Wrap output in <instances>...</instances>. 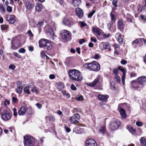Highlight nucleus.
Here are the masks:
<instances>
[{"label": "nucleus", "mask_w": 146, "mask_h": 146, "mask_svg": "<svg viewBox=\"0 0 146 146\" xmlns=\"http://www.w3.org/2000/svg\"><path fill=\"white\" fill-rule=\"evenodd\" d=\"M68 73L70 78L72 80L79 82L82 81L83 79L82 74L77 70H70Z\"/></svg>", "instance_id": "nucleus-1"}, {"label": "nucleus", "mask_w": 146, "mask_h": 146, "mask_svg": "<svg viewBox=\"0 0 146 146\" xmlns=\"http://www.w3.org/2000/svg\"><path fill=\"white\" fill-rule=\"evenodd\" d=\"M83 67L90 71L98 72L100 68L99 63L96 61H93L91 63H87L84 64Z\"/></svg>", "instance_id": "nucleus-2"}, {"label": "nucleus", "mask_w": 146, "mask_h": 146, "mask_svg": "<svg viewBox=\"0 0 146 146\" xmlns=\"http://www.w3.org/2000/svg\"><path fill=\"white\" fill-rule=\"evenodd\" d=\"M23 143L25 146H33L35 143V139L32 136L26 135L24 137Z\"/></svg>", "instance_id": "nucleus-3"}, {"label": "nucleus", "mask_w": 146, "mask_h": 146, "mask_svg": "<svg viewBox=\"0 0 146 146\" xmlns=\"http://www.w3.org/2000/svg\"><path fill=\"white\" fill-rule=\"evenodd\" d=\"M2 118L5 121H8L11 118L12 115L11 113L7 110L3 111L1 113Z\"/></svg>", "instance_id": "nucleus-4"}, {"label": "nucleus", "mask_w": 146, "mask_h": 146, "mask_svg": "<svg viewBox=\"0 0 146 146\" xmlns=\"http://www.w3.org/2000/svg\"><path fill=\"white\" fill-rule=\"evenodd\" d=\"M63 23L65 25L70 27L76 22L72 19H69L67 17H64L62 20Z\"/></svg>", "instance_id": "nucleus-5"}, {"label": "nucleus", "mask_w": 146, "mask_h": 146, "mask_svg": "<svg viewBox=\"0 0 146 146\" xmlns=\"http://www.w3.org/2000/svg\"><path fill=\"white\" fill-rule=\"evenodd\" d=\"M120 125L121 123L119 120L114 121L111 122L110 127L111 130H114L117 129Z\"/></svg>", "instance_id": "nucleus-6"}, {"label": "nucleus", "mask_w": 146, "mask_h": 146, "mask_svg": "<svg viewBox=\"0 0 146 146\" xmlns=\"http://www.w3.org/2000/svg\"><path fill=\"white\" fill-rule=\"evenodd\" d=\"M24 3L26 8L28 10L32 9L34 5L33 0H24Z\"/></svg>", "instance_id": "nucleus-7"}, {"label": "nucleus", "mask_w": 146, "mask_h": 146, "mask_svg": "<svg viewBox=\"0 0 146 146\" xmlns=\"http://www.w3.org/2000/svg\"><path fill=\"white\" fill-rule=\"evenodd\" d=\"M71 35L69 31L66 30H63L62 31L61 36L62 39L68 40Z\"/></svg>", "instance_id": "nucleus-8"}, {"label": "nucleus", "mask_w": 146, "mask_h": 146, "mask_svg": "<svg viewBox=\"0 0 146 146\" xmlns=\"http://www.w3.org/2000/svg\"><path fill=\"white\" fill-rule=\"evenodd\" d=\"M86 146H97V144L96 141L92 139H89L86 141Z\"/></svg>", "instance_id": "nucleus-9"}, {"label": "nucleus", "mask_w": 146, "mask_h": 146, "mask_svg": "<svg viewBox=\"0 0 146 146\" xmlns=\"http://www.w3.org/2000/svg\"><path fill=\"white\" fill-rule=\"evenodd\" d=\"M5 19L6 21L11 24H13L16 21L15 17L14 15H7Z\"/></svg>", "instance_id": "nucleus-10"}, {"label": "nucleus", "mask_w": 146, "mask_h": 146, "mask_svg": "<svg viewBox=\"0 0 146 146\" xmlns=\"http://www.w3.org/2000/svg\"><path fill=\"white\" fill-rule=\"evenodd\" d=\"M117 28L121 31H123L125 27L123 21L121 19L118 20L117 23Z\"/></svg>", "instance_id": "nucleus-11"}, {"label": "nucleus", "mask_w": 146, "mask_h": 146, "mask_svg": "<svg viewBox=\"0 0 146 146\" xmlns=\"http://www.w3.org/2000/svg\"><path fill=\"white\" fill-rule=\"evenodd\" d=\"M17 88L15 89L16 92L18 94H21L23 88L22 85V82L20 81L17 82Z\"/></svg>", "instance_id": "nucleus-12"}, {"label": "nucleus", "mask_w": 146, "mask_h": 146, "mask_svg": "<svg viewBox=\"0 0 146 146\" xmlns=\"http://www.w3.org/2000/svg\"><path fill=\"white\" fill-rule=\"evenodd\" d=\"M92 31L93 33L96 36H100L101 35L102 32L100 28L93 27L92 29Z\"/></svg>", "instance_id": "nucleus-13"}, {"label": "nucleus", "mask_w": 146, "mask_h": 146, "mask_svg": "<svg viewBox=\"0 0 146 146\" xmlns=\"http://www.w3.org/2000/svg\"><path fill=\"white\" fill-rule=\"evenodd\" d=\"M138 81L140 84L144 86L146 84V77L141 76L138 78Z\"/></svg>", "instance_id": "nucleus-14"}, {"label": "nucleus", "mask_w": 146, "mask_h": 146, "mask_svg": "<svg viewBox=\"0 0 146 146\" xmlns=\"http://www.w3.org/2000/svg\"><path fill=\"white\" fill-rule=\"evenodd\" d=\"M99 78L100 76H97L96 78L92 82L88 84V85L91 87H94L98 83Z\"/></svg>", "instance_id": "nucleus-15"}, {"label": "nucleus", "mask_w": 146, "mask_h": 146, "mask_svg": "<svg viewBox=\"0 0 146 146\" xmlns=\"http://www.w3.org/2000/svg\"><path fill=\"white\" fill-rule=\"evenodd\" d=\"M48 40L42 38L39 41V45L40 48L45 47L46 45Z\"/></svg>", "instance_id": "nucleus-16"}, {"label": "nucleus", "mask_w": 146, "mask_h": 146, "mask_svg": "<svg viewBox=\"0 0 146 146\" xmlns=\"http://www.w3.org/2000/svg\"><path fill=\"white\" fill-rule=\"evenodd\" d=\"M84 131V128H81L79 127H76L74 128L73 132L76 134H82L83 133Z\"/></svg>", "instance_id": "nucleus-17"}, {"label": "nucleus", "mask_w": 146, "mask_h": 146, "mask_svg": "<svg viewBox=\"0 0 146 146\" xmlns=\"http://www.w3.org/2000/svg\"><path fill=\"white\" fill-rule=\"evenodd\" d=\"M118 110L119 111L122 118L123 119H125L127 117V115L125 110L122 108H120L119 106L118 107Z\"/></svg>", "instance_id": "nucleus-18"}, {"label": "nucleus", "mask_w": 146, "mask_h": 146, "mask_svg": "<svg viewBox=\"0 0 146 146\" xmlns=\"http://www.w3.org/2000/svg\"><path fill=\"white\" fill-rule=\"evenodd\" d=\"M27 108L25 107H21L18 111V114L19 115H23L26 112Z\"/></svg>", "instance_id": "nucleus-19"}, {"label": "nucleus", "mask_w": 146, "mask_h": 146, "mask_svg": "<svg viewBox=\"0 0 146 146\" xmlns=\"http://www.w3.org/2000/svg\"><path fill=\"white\" fill-rule=\"evenodd\" d=\"M131 87L132 88L137 89L140 88L137 82L135 80H133L131 82Z\"/></svg>", "instance_id": "nucleus-20"}, {"label": "nucleus", "mask_w": 146, "mask_h": 146, "mask_svg": "<svg viewBox=\"0 0 146 146\" xmlns=\"http://www.w3.org/2000/svg\"><path fill=\"white\" fill-rule=\"evenodd\" d=\"M108 98V96L107 95L104 96L102 95H99L98 98L101 101L105 102Z\"/></svg>", "instance_id": "nucleus-21"}, {"label": "nucleus", "mask_w": 146, "mask_h": 146, "mask_svg": "<svg viewBox=\"0 0 146 146\" xmlns=\"http://www.w3.org/2000/svg\"><path fill=\"white\" fill-rule=\"evenodd\" d=\"M81 3V0H72V4L74 6L77 7L80 5Z\"/></svg>", "instance_id": "nucleus-22"}, {"label": "nucleus", "mask_w": 146, "mask_h": 146, "mask_svg": "<svg viewBox=\"0 0 146 146\" xmlns=\"http://www.w3.org/2000/svg\"><path fill=\"white\" fill-rule=\"evenodd\" d=\"M76 14L78 17H81L83 16V12L80 8H76Z\"/></svg>", "instance_id": "nucleus-23"}, {"label": "nucleus", "mask_w": 146, "mask_h": 146, "mask_svg": "<svg viewBox=\"0 0 146 146\" xmlns=\"http://www.w3.org/2000/svg\"><path fill=\"white\" fill-rule=\"evenodd\" d=\"M99 131L102 134H104L106 133V126L105 125L101 126Z\"/></svg>", "instance_id": "nucleus-24"}, {"label": "nucleus", "mask_w": 146, "mask_h": 146, "mask_svg": "<svg viewBox=\"0 0 146 146\" xmlns=\"http://www.w3.org/2000/svg\"><path fill=\"white\" fill-rule=\"evenodd\" d=\"M101 43L102 44L103 47L105 49H108L111 47L110 43L108 42H101Z\"/></svg>", "instance_id": "nucleus-25"}, {"label": "nucleus", "mask_w": 146, "mask_h": 146, "mask_svg": "<svg viewBox=\"0 0 146 146\" xmlns=\"http://www.w3.org/2000/svg\"><path fill=\"white\" fill-rule=\"evenodd\" d=\"M121 34L117 33L116 34V36H118L117 41L121 44H122L123 43V40L122 38L121 37Z\"/></svg>", "instance_id": "nucleus-26"}, {"label": "nucleus", "mask_w": 146, "mask_h": 146, "mask_svg": "<svg viewBox=\"0 0 146 146\" xmlns=\"http://www.w3.org/2000/svg\"><path fill=\"white\" fill-rule=\"evenodd\" d=\"M47 42L46 45L45 47L47 50H50L52 48V46L50 41L48 40V41Z\"/></svg>", "instance_id": "nucleus-27"}, {"label": "nucleus", "mask_w": 146, "mask_h": 146, "mask_svg": "<svg viewBox=\"0 0 146 146\" xmlns=\"http://www.w3.org/2000/svg\"><path fill=\"white\" fill-rule=\"evenodd\" d=\"M42 9V5L40 4H37L35 7V9L36 11L40 12Z\"/></svg>", "instance_id": "nucleus-28"}, {"label": "nucleus", "mask_w": 146, "mask_h": 146, "mask_svg": "<svg viewBox=\"0 0 146 146\" xmlns=\"http://www.w3.org/2000/svg\"><path fill=\"white\" fill-rule=\"evenodd\" d=\"M75 118V117H74L73 116L70 117V120L71 121V123H72L73 124H76L78 123V121Z\"/></svg>", "instance_id": "nucleus-29"}, {"label": "nucleus", "mask_w": 146, "mask_h": 146, "mask_svg": "<svg viewBox=\"0 0 146 146\" xmlns=\"http://www.w3.org/2000/svg\"><path fill=\"white\" fill-rule=\"evenodd\" d=\"M110 17L111 19V23L112 25H113L115 23L116 21V18L114 15L112 14L111 13H110Z\"/></svg>", "instance_id": "nucleus-30"}, {"label": "nucleus", "mask_w": 146, "mask_h": 146, "mask_svg": "<svg viewBox=\"0 0 146 146\" xmlns=\"http://www.w3.org/2000/svg\"><path fill=\"white\" fill-rule=\"evenodd\" d=\"M140 143L143 145L145 146L146 145V139L144 137H141L140 139Z\"/></svg>", "instance_id": "nucleus-31"}, {"label": "nucleus", "mask_w": 146, "mask_h": 146, "mask_svg": "<svg viewBox=\"0 0 146 146\" xmlns=\"http://www.w3.org/2000/svg\"><path fill=\"white\" fill-rule=\"evenodd\" d=\"M114 79L116 82L119 83L120 82L121 80L120 77L118 75H116L114 76Z\"/></svg>", "instance_id": "nucleus-32"}, {"label": "nucleus", "mask_w": 146, "mask_h": 146, "mask_svg": "<svg viewBox=\"0 0 146 146\" xmlns=\"http://www.w3.org/2000/svg\"><path fill=\"white\" fill-rule=\"evenodd\" d=\"M1 29L5 32L7 31L8 28V26L5 25H1Z\"/></svg>", "instance_id": "nucleus-33"}, {"label": "nucleus", "mask_w": 146, "mask_h": 146, "mask_svg": "<svg viewBox=\"0 0 146 146\" xmlns=\"http://www.w3.org/2000/svg\"><path fill=\"white\" fill-rule=\"evenodd\" d=\"M29 86H26L25 87L24 89V92L28 94H30V92L29 90Z\"/></svg>", "instance_id": "nucleus-34"}, {"label": "nucleus", "mask_w": 146, "mask_h": 146, "mask_svg": "<svg viewBox=\"0 0 146 146\" xmlns=\"http://www.w3.org/2000/svg\"><path fill=\"white\" fill-rule=\"evenodd\" d=\"M127 128L131 133L133 132L135 133L136 132L135 130L132 127L127 126Z\"/></svg>", "instance_id": "nucleus-35"}, {"label": "nucleus", "mask_w": 146, "mask_h": 146, "mask_svg": "<svg viewBox=\"0 0 146 146\" xmlns=\"http://www.w3.org/2000/svg\"><path fill=\"white\" fill-rule=\"evenodd\" d=\"M132 17L131 15L129 14H127V15L126 17V19L127 20L130 22H132Z\"/></svg>", "instance_id": "nucleus-36"}, {"label": "nucleus", "mask_w": 146, "mask_h": 146, "mask_svg": "<svg viewBox=\"0 0 146 146\" xmlns=\"http://www.w3.org/2000/svg\"><path fill=\"white\" fill-rule=\"evenodd\" d=\"M44 24V23L42 21L38 22L37 24L36 27L38 28H39L41 26H43Z\"/></svg>", "instance_id": "nucleus-37"}, {"label": "nucleus", "mask_w": 146, "mask_h": 146, "mask_svg": "<svg viewBox=\"0 0 146 146\" xmlns=\"http://www.w3.org/2000/svg\"><path fill=\"white\" fill-rule=\"evenodd\" d=\"M79 23L80 24V26L81 27H84L87 25V24L85 23V21H80Z\"/></svg>", "instance_id": "nucleus-38"}, {"label": "nucleus", "mask_w": 146, "mask_h": 146, "mask_svg": "<svg viewBox=\"0 0 146 146\" xmlns=\"http://www.w3.org/2000/svg\"><path fill=\"white\" fill-rule=\"evenodd\" d=\"M142 39L141 38H139V39H136L135 40L133 41L132 42L133 44H135V43H138L140 41H142Z\"/></svg>", "instance_id": "nucleus-39"}, {"label": "nucleus", "mask_w": 146, "mask_h": 146, "mask_svg": "<svg viewBox=\"0 0 146 146\" xmlns=\"http://www.w3.org/2000/svg\"><path fill=\"white\" fill-rule=\"evenodd\" d=\"M6 7L7 11L9 13H11L12 11V8L10 6H9Z\"/></svg>", "instance_id": "nucleus-40"}, {"label": "nucleus", "mask_w": 146, "mask_h": 146, "mask_svg": "<svg viewBox=\"0 0 146 146\" xmlns=\"http://www.w3.org/2000/svg\"><path fill=\"white\" fill-rule=\"evenodd\" d=\"M95 13V11L93 10L91 13H90L88 15V17L90 18L92 17L93 15Z\"/></svg>", "instance_id": "nucleus-41"}, {"label": "nucleus", "mask_w": 146, "mask_h": 146, "mask_svg": "<svg viewBox=\"0 0 146 146\" xmlns=\"http://www.w3.org/2000/svg\"><path fill=\"white\" fill-rule=\"evenodd\" d=\"M118 69L117 68H114L113 70V72L114 74L115 75V76L116 75H118Z\"/></svg>", "instance_id": "nucleus-42"}, {"label": "nucleus", "mask_w": 146, "mask_h": 146, "mask_svg": "<svg viewBox=\"0 0 146 146\" xmlns=\"http://www.w3.org/2000/svg\"><path fill=\"white\" fill-rule=\"evenodd\" d=\"M83 97L80 95H78L76 96V99L78 101L82 100L83 99Z\"/></svg>", "instance_id": "nucleus-43"}, {"label": "nucleus", "mask_w": 146, "mask_h": 146, "mask_svg": "<svg viewBox=\"0 0 146 146\" xmlns=\"http://www.w3.org/2000/svg\"><path fill=\"white\" fill-rule=\"evenodd\" d=\"M12 46L11 48V49H13V50H16L17 49L18 47V46H17L15 45L14 44H13L12 43H11Z\"/></svg>", "instance_id": "nucleus-44"}, {"label": "nucleus", "mask_w": 146, "mask_h": 146, "mask_svg": "<svg viewBox=\"0 0 146 146\" xmlns=\"http://www.w3.org/2000/svg\"><path fill=\"white\" fill-rule=\"evenodd\" d=\"M74 116L76 119L78 120L80 118V115L78 113L75 114L74 115Z\"/></svg>", "instance_id": "nucleus-45"}, {"label": "nucleus", "mask_w": 146, "mask_h": 146, "mask_svg": "<svg viewBox=\"0 0 146 146\" xmlns=\"http://www.w3.org/2000/svg\"><path fill=\"white\" fill-rule=\"evenodd\" d=\"M118 0H113L112 1L113 5L115 7H117V3Z\"/></svg>", "instance_id": "nucleus-46"}, {"label": "nucleus", "mask_w": 146, "mask_h": 146, "mask_svg": "<svg viewBox=\"0 0 146 146\" xmlns=\"http://www.w3.org/2000/svg\"><path fill=\"white\" fill-rule=\"evenodd\" d=\"M127 63V61L126 60H125L124 59H122L121 62L120 63L122 65H124L126 64Z\"/></svg>", "instance_id": "nucleus-47"}, {"label": "nucleus", "mask_w": 146, "mask_h": 146, "mask_svg": "<svg viewBox=\"0 0 146 146\" xmlns=\"http://www.w3.org/2000/svg\"><path fill=\"white\" fill-rule=\"evenodd\" d=\"M13 115L15 116H16L17 115V110L16 108H14L13 110Z\"/></svg>", "instance_id": "nucleus-48"}, {"label": "nucleus", "mask_w": 146, "mask_h": 146, "mask_svg": "<svg viewBox=\"0 0 146 146\" xmlns=\"http://www.w3.org/2000/svg\"><path fill=\"white\" fill-rule=\"evenodd\" d=\"M19 53H24L25 52V50L23 48H21L19 50Z\"/></svg>", "instance_id": "nucleus-49"}, {"label": "nucleus", "mask_w": 146, "mask_h": 146, "mask_svg": "<svg viewBox=\"0 0 146 146\" xmlns=\"http://www.w3.org/2000/svg\"><path fill=\"white\" fill-rule=\"evenodd\" d=\"M136 124V125L138 126L141 127L142 126L143 123L141 121H137Z\"/></svg>", "instance_id": "nucleus-50"}, {"label": "nucleus", "mask_w": 146, "mask_h": 146, "mask_svg": "<svg viewBox=\"0 0 146 146\" xmlns=\"http://www.w3.org/2000/svg\"><path fill=\"white\" fill-rule=\"evenodd\" d=\"M10 103V102L7 99L5 100L4 102V104L5 106H6L7 105H9Z\"/></svg>", "instance_id": "nucleus-51"}, {"label": "nucleus", "mask_w": 146, "mask_h": 146, "mask_svg": "<svg viewBox=\"0 0 146 146\" xmlns=\"http://www.w3.org/2000/svg\"><path fill=\"white\" fill-rule=\"evenodd\" d=\"M31 90L33 92H35L36 93H38V91L36 89V87H34L33 89H31Z\"/></svg>", "instance_id": "nucleus-52"}, {"label": "nucleus", "mask_w": 146, "mask_h": 146, "mask_svg": "<svg viewBox=\"0 0 146 146\" xmlns=\"http://www.w3.org/2000/svg\"><path fill=\"white\" fill-rule=\"evenodd\" d=\"M12 102L14 103H16L18 101V100L17 98L13 97L12 98Z\"/></svg>", "instance_id": "nucleus-53"}, {"label": "nucleus", "mask_w": 146, "mask_h": 146, "mask_svg": "<svg viewBox=\"0 0 146 146\" xmlns=\"http://www.w3.org/2000/svg\"><path fill=\"white\" fill-rule=\"evenodd\" d=\"M85 42L86 41L84 39H81L79 41V43L80 44H82Z\"/></svg>", "instance_id": "nucleus-54"}, {"label": "nucleus", "mask_w": 146, "mask_h": 146, "mask_svg": "<svg viewBox=\"0 0 146 146\" xmlns=\"http://www.w3.org/2000/svg\"><path fill=\"white\" fill-rule=\"evenodd\" d=\"M27 33L30 37H33V35L30 30L29 31L27 32Z\"/></svg>", "instance_id": "nucleus-55"}, {"label": "nucleus", "mask_w": 146, "mask_h": 146, "mask_svg": "<svg viewBox=\"0 0 146 146\" xmlns=\"http://www.w3.org/2000/svg\"><path fill=\"white\" fill-rule=\"evenodd\" d=\"M0 11L1 13L3 14H4V13L5 12V10L4 7L0 9Z\"/></svg>", "instance_id": "nucleus-56"}, {"label": "nucleus", "mask_w": 146, "mask_h": 146, "mask_svg": "<svg viewBox=\"0 0 146 146\" xmlns=\"http://www.w3.org/2000/svg\"><path fill=\"white\" fill-rule=\"evenodd\" d=\"M91 1L93 3H98L100 1V0H89Z\"/></svg>", "instance_id": "nucleus-57"}, {"label": "nucleus", "mask_w": 146, "mask_h": 146, "mask_svg": "<svg viewBox=\"0 0 146 146\" xmlns=\"http://www.w3.org/2000/svg\"><path fill=\"white\" fill-rule=\"evenodd\" d=\"M15 68V66L13 64H11L9 67V68L12 70L14 69Z\"/></svg>", "instance_id": "nucleus-58"}, {"label": "nucleus", "mask_w": 146, "mask_h": 146, "mask_svg": "<svg viewBox=\"0 0 146 146\" xmlns=\"http://www.w3.org/2000/svg\"><path fill=\"white\" fill-rule=\"evenodd\" d=\"M103 37L104 38L109 37L110 36V34L108 33L107 34H104L103 35Z\"/></svg>", "instance_id": "nucleus-59"}, {"label": "nucleus", "mask_w": 146, "mask_h": 146, "mask_svg": "<svg viewBox=\"0 0 146 146\" xmlns=\"http://www.w3.org/2000/svg\"><path fill=\"white\" fill-rule=\"evenodd\" d=\"M65 129H66V131L68 133H69L70 131V129L68 128L67 126H65Z\"/></svg>", "instance_id": "nucleus-60"}, {"label": "nucleus", "mask_w": 146, "mask_h": 146, "mask_svg": "<svg viewBox=\"0 0 146 146\" xmlns=\"http://www.w3.org/2000/svg\"><path fill=\"white\" fill-rule=\"evenodd\" d=\"M14 54L17 56V57L18 58H21V56L19 54H18L17 52H14L13 53Z\"/></svg>", "instance_id": "nucleus-61"}, {"label": "nucleus", "mask_w": 146, "mask_h": 146, "mask_svg": "<svg viewBox=\"0 0 146 146\" xmlns=\"http://www.w3.org/2000/svg\"><path fill=\"white\" fill-rule=\"evenodd\" d=\"M90 40L91 41L93 42H94L95 43L97 41V40L96 38H94L92 37L91 38Z\"/></svg>", "instance_id": "nucleus-62"}, {"label": "nucleus", "mask_w": 146, "mask_h": 146, "mask_svg": "<svg viewBox=\"0 0 146 146\" xmlns=\"http://www.w3.org/2000/svg\"><path fill=\"white\" fill-rule=\"evenodd\" d=\"M55 76L53 74H51L49 75V77L50 79H52L55 78Z\"/></svg>", "instance_id": "nucleus-63"}, {"label": "nucleus", "mask_w": 146, "mask_h": 146, "mask_svg": "<svg viewBox=\"0 0 146 146\" xmlns=\"http://www.w3.org/2000/svg\"><path fill=\"white\" fill-rule=\"evenodd\" d=\"M71 89L73 90H75L76 89V87L73 84H72L71 86Z\"/></svg>", "instance_id": "nucleus-64"}]
</instances>
